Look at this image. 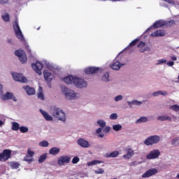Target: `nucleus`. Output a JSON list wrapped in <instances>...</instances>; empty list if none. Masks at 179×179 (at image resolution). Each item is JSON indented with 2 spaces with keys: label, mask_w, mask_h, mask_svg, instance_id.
I'll return each instance as SVG.
<instances>
[{
  "label": "nucleus",
  "mask_w": 179,
  "mask_h": 179,
  "mask_svg": "<svg viewBox=\"0 0 179 179\" xmlns=\"http://www.w3.org/2000/svg\"><path fill=\"white\" fill-rule=\"evenodd\" d=\"M171 59H172V61H177V57L176 56H172Z\"/></svg>",
  "instance_id": "13d9d810"
},
{
  "label": "nucleus",
  "mask_w": 179,
  "mask_h": 179,
  "mask_svg": "<svg viewBox=\"0 0 179 179\" xmlns=\"http://www.w3.org/2000/svg\"><path fill=\"white\" fill-rule=\"evenodd\" d=\"M1 100L3 101H6V100H13V101H17L15 95L12 92H6L5 94L1 96Z\"/></svg>",
  "instance_id": "6e6552de"
},
{
  "label": "nucleus",
  "mask_w": 179,
  "mask_h": 179,
  "mask_svg": "<svg viewBox=\"0 0 179 179\" xmlns=\"http://www.w3.org/2000/svg\"><path fill=\"white\" fill-rule=\"evenodd\" d=\"M100 71L99 67H88L84 71L85 75H93V73H97Z\"/></svg>",
  "instance_id": "ddd939ff"
},
{
  "label": "nucleus",
  "mask_w": 179,
  "mask_h": 179,
  "mask_svg": "<svg viewBox=\"0 0 179 179\" xmlns=\"http://www.w3.org/2000/svg\"><path fill=\"white\" fill-rule=\"evenodd\" d=\"M110 78V74L108 73V72H106L103 74V77H102V80L103 82H108Z\"/></svg>",
  "instance_id": "2f4dec72"
},
{
  "label": "nucleus",
  "mask_w": 179,
  "mask_h": 179,
  "mask_svg": "<svg viewBox=\"0 0 179 179\" xmlns=\"http://www.w3.org/2000/svg\"><path fill=\"white\" fill-rule=\"evenodd\" d=\"M121 100H122V96L121 95H118L115 98V101H120Z\"/></svg>",
  "instance_id": "3c124183"
},
{
  "label": "nucleus",
  "mask_w": 179,
  "mask_h": 179,
  "mask_svg": "<svg viewBox=\"0 0 179 179\" xmlns=\"http://www.w3.org/2000/svg\"><path fill=\"white\" fill-rule=\"evenodd\" d=\"M150 29H152V28H148V29H147V31H149V30H150Z\"/></svg>",
  "instance_id": "0e129e2a"
},
{
  "label": "nucleus",
  "mask_w": 179,
  "mask_h": 179,
  "mask_svg": "<svg viewBox=\"0 0 179 179\" xmlns=\"http://www.w3.org/2000/svg\"><path fill=\"white\" fill-rule=\"evenodd\" d=\"M167 65H168L169 66H173V65H174V62H171V61L168 62H167Z\"/></svg>",
  "instance_id": "6e6d98bb"
},
{
  "label": "nucleus",
  "mask_w": 179,
  "mask_h": 179,
  "mask_svg": "<svg viewBox=\"0 0 179 179\" xmlns=\"http://www.w3.org/2000/svg\"><path fill=\"white\" fill-rule=\"evenodd\" d=\"M113 131H118L121 129H122V126L121 124H115L113 126Z\"/></svg>",
  "instance_id": "c9c22d12"
},
{
  "label": "nucleus",
  "mask_w": 179,
  "mask_h": 179,
  "mask_svg": "<svg viewBox=\"0 0 179 179\" xmlns=\"http://www.w3.org/2000/svg\"><path fill=\"white\" fill-rule=\"evenodd\" d=\"M101 131H103V127H99L96 130V134H101Z\"/></svg>",
  "instance_id": "5fc2aeb1"
},
{
  "label": "nucleus",
  "mask_w": 179,
  "mask_h": 179,
  "mask_svg": "<svg viewBox=\"0 0 179 179\" xmlns=\"http://www.w3.org/2000/svg\"><path fill=\"white\" fill-rule=\"evenodd\" d=\"M145 51H146V50L145 49H140V52H145Z\"/></svg>",
  "instance_id": "680f3d73"
},
{
  "label": "nucleus",
  "mask_w": 179,
  "mask_h": 179,
  "mask_svg": "<svg viewBox=\"0 0 179 179\" xmlns=\"http://www.w3.org/2000/svg\"><path fill=\"white\" fill-rule=\"evenodd\" d=\"M110 120H117L118 115L116 113H112L110 116Z\"/></svg>",
  "instance_id": "de8ad7c7"
},
{
  "label": "nucleus",
  "mask_w": 179,
  "mask_h": 179,
  "mask_svg": "<svg viewBox=\"0 0 179 179\" xmlns=\"http://www.w3.org/2000/svg\"><path fill=\"white\" fill-rule=\"evenodd\" d=\"M79 157H74L73 159H72V163L73 164H77V163H79Z\"/></svg>",
  "instance_id": "37998d69"
},
{
  "label": "nucleus",
  "mask_w": 179,
  "mask_h": 179,
  "mask_svg": "<svg viewBox=\"0 0 179 179\" xmlns=\"http://www.w3.org/2000/svg\"><path fill=\"white\" fill-rule=\"evenodd\" d=\"M63 80L67 85H71V83H73V85H75L76 87H79L80 89H82L83 87H86V86H87V83L85 80L78 78L72 76L65 77L64 78H63Z\"/></svg>",
  "instance_id": "f257e3e1"
},
{
  "label": "nucleus",
  "mask_w": 179,
  "mask_h": 179,
  "mask_svg": "<svg viewBox=\"0 0 179 179\" xmlns=\"http://www.w3.org/2000/svg\"><path fill=\"white\" fill-rule=\"evenodd\" d=\"M99 138H104V134H101L98 135Z\"/></svg>",
  "instance_id": "bf43d9fd"
},
{
  "label": "nucleus",
  "mask_w": 179,
  "mask_h": 179,
  "mask_svg": "<svg viewBox=\"0 0 179 179\" xmlns=\"http://www.w3.org/2000/svg\"><path fill=\"white\" fill-rule=\"evenodd\" d=\"M38 99H40L41 100H44V94H43V87H39L38 89Z\"/></svg>",
  "instance_id": "a878e982"
},
{
  "label": "nucleus",
  "mask_w": 179,
  "mask_h": 179,
  "mask_svg": "<svg viewBox=\"0 0 179 179\" xmlns=\"http://www.w3.org/2000/svg\"><path fill=\"white\" fill-rule=\"evenodd\" d=\"M158 121H171V117L167 115L159 116L157 117Z\"/></svg>",
  "instance_id": "b1692460"
},
{
  "label": "nucleus",
  "mask_w": 179,
  "mask_h": 179,
  "mask_svg": "<svg viewBox=\"0 0 179 179\" xmlns=\"http://www.w3.org/2000/svg\"><path fill=\"white\" fill-rule=\"evenodd\" d=\"M95 174H103L104 169L99 168L98 170L94 171Z\"/></svg>",
  "instance_id": "c03bdc74"
},
{
  "label": "nucleus",
  "mask_w": 179,
  "mask_h": 179,
  "mask_svg": "<svg viewBox=\"0 0 179 179\" xmlns=\"http://www.w3.org/2000/svg\"><path fill=\"white\" fill-rule=\"evenodd\" d=\"M166 36L165 30H157L151 34V37H164Z\"/></svg>",
  "instance_id": "dca6fc26"
},
{
  "label": "nucleus",
  "mask_w": 179,
  "mask_h": 179,
  "mask_svg": "<svg viewBox=\"0 0 179 179\" xmlns=\"http://www.w3.org/2000/svg\"><path fill=\"white\" fill-rule=\"evenodd\" d=\"M172 145H174L175 146H177L179 145V138L176 137L173 138L171 141Z\"/></svg>",
  "instance_id": "a19ab883"
},
{
  "label": "nucleus",
  "mask_w": 179,
  "mask_h": 179,
  "mask_svg": "<svg viewBox=\"0 0 179 179\" xmlns=\"http://www.w3.org/2000/svg\"><path fill=\"white\" fill-rule=\"evenodd\" d=\"M127 155H123L124 159H131L134 156V150L131 148L126 150Z\"/></svg>",
  "instance_id": "aec40b11"
},
{
  "label": "nucleus",
  "mask_w": 179,
  "mask_h": 179,
  "mask_svg": "<svg viewBox=\"0 0 179 179\" xmlns=\"http://www.w3.org/2000/svg\"><path fill=\"white\" fill-rule=\"evenodd\" d=\"M65 97L67 100H75L76 99V93L73 90H67L65 93Z\"/></svg>",
  "instance_id": "4468645a"
},
{
  "label": "nucleus",
  "mask_w": 179,
  "mask_h": 179,
  "mask_svg": "<svg viewBox=\"0 0 179 179\" xmlns=\"http://www.w3.org/2000/svg\"><path fill=\"white\" fill-rule=\"evenodd\" d=\"M46 159H47V154H43L41 155L38 159V163H44Z\"/></svg>",
  "instance_id": "473e14b6"
},
{
  "label": "nucleus",
  "mask_w": 179,
  "mask_h": 179,
  "mask_svg": "<svg viewBox=\"0 0 179 179\" xmlns=\"http://www.w3.org/2000/svg\"><path fill=\"white\" fill-rule=\"evenodd\" d=\"M160 142V136H150L144 141V143L146 146H151L152 145H156Z\"/></svg>",
  "instance_id": "20e7f679"
},
{
  "label": "nucleus",
  "mask_w": 179,
  "mask_h": 179,
  "mask_svg": "<svg viewBox=\"0 0 179 179\" xmlns=\"http://www.w3.org/2000/svg\"><path fill=\"white\" fill-rule=\"evenodd\" d=\"M12 156V150L9 149H5L1 153H0V162H7Z\"/></svg>",
  "instance_id": "39448f33"
},
{
  "label": "nucleus",
  "mask_w": 179,
  "mask_h": 179,
  "mask_svg": "<svg viewBox=\"0 0 179 179\" xmlns=\"http://www.w3.org/2000/svg\"><path fill=\"white\" fill-rule=\"evenodd\" d=\"M31 67L38 75H41V70L43 69V64L41 62H37L35 64H32Z\"/></svg>",
  "instance_id": "9b49d317"
},
{
  "label": "nucleus",
  "mask_w": 179,
  "mask_h": 179,
  "mask_svg": "<svg viewBox=\"0 0 179 179\" xmlns=\"http://www.w3.org/2000/svg\"><path fill=\"white\" fill-rule=\"evenodd\" d=\"M19 166H20V165L17 162H13L11 164V167H13V169H19Z\"/></svg>",
  "instance_id": "09e8293b"
},
{
  "label": "nucleus",
  "mask_w": 179,
  "mask_h": 179,
  "mask_svg": "<svg viewBox=\"0 0 179 179\" xmlns=\"http://www.w3.org/2000/svg\"><path fill=\"white\" fill-rule=\"evenodd\" d=\"M23 89H24L27 94H28L29 96H33V94H36V90H34V87L27 85L24 86Z\"/></svg>",
  "instance_id": "f3484780"
},
{
  "label": "nucleus",
  "mask_w": 179,
  "mask_h": 179,
  "mask_svg": "<svg viewBox=\"0 0 179 179\" xmlns=\"http://www.w3.org/2000/svg\"><path fill=\"white\" fill-rule=\"evenodd\" d=\"M27 155L30 156V157H34V152L33 151H31V150L28 149V150H27Z\"/></svg>",
  "instance_id": "a18cd8bd"
},
{
  "label": "nucleus",
  "mask_w": 179,
  "mask_h": 179,
  "mask_svg": "<svg viewBox=\"0 0 179 179\" xmlns=\"http://www.w3.org/2000/svg\"><path fill=\"white\" fill-rule=\"evenodd\" d=\"M166 59H160V60H158V63H157V65H160L162 64H166Z\"/></svg>",
  "instance_id": "8fccbe9b"
},
{
  "label": "nucleus",
  "mask_w": 179,
  "mask_h": 179,
  "mask_svg": "<svg viewBox=\"0 0 179 179\" xmlns=\"http://www.w3.org/2000/svg\"><path fill=\"white\" fill-rule=\"evenodd\" d=\"M168 24L169 26H173L176 24V21L174 20H170L169 22H168Z\"/></svg>",
  "instance_id": "603ef678"
},
{
  "label": "nucleus",
  "mask_w": 179,
  "mask_h": 179,
  "mask_svg": "<svg viewBox=\"0 0 179 179\" xmlns=\"http://www.w3.org/2000/svg\"><path fill=\"white\" fill-rule=\"evenodd\" d=\"M12 76L14 80H16L17 82H21V83H27V78L23 76V74L22 73H13Z\"/></svg>",
  "instance_id": "0eeeda50"
},
{
  "label": "nucleus",
  "mask_w": 179,
  "mask_h": 179,
  "mask_svg": "<svg viewBox=\"0 0 179 179\" xmlns=\"http://www.w3.org/2000/svg\"><path fill=\"white\" fill-rule=\"evenodd\" d=\"M42 115H43V118H45V120L46 121H52V117L51 115H50L47 112L43 110H40Z\"/></svg>",
  "instance_id": "4be33fe9"
},
{
  "label": "nucleus",
  "mask_w": 179,
  "mask_h": 179,
  "mask_svg": "<svg viewBox=\"0 0 179 179\" xmlns=\"http://www.w3.org/2000/svg\"><path fill=\"white\" fill-rule=\"evenodd\" d=\"M69 162H71V157L68 155H64L59 157L57 160V164H59V166H64V164L69 163Z\"/></svg>",
  "instance_id": "9d476101"
},
{
  "label": "nucleus",
  "mask_w": 179,
  "mask_h": 179,
  "mask_svg": "<svg viewBox=\"0 0 179 179\" xmlns=\"http://www.w3.org/2000/svg\"><path fill=\"white\" fill-rule=\"evenodd\" d=\"M129 104H134V106H141V104H142V102L138 101H133L132 102H129Z\"/></svg>",
  "instance_id": "79ce46f5"
},
{
  "label": "nucleus",
  "mask_w": 179,
  "mask_h": 179,
  "mask_svg": "<svg viewBox=\"0 0 179 179\" xmlns=\"http://www.w3.org/2000/svg\"><path fill=\"white\" fill-rule=\"evenodd\" d=\"M15 55L18 57L22 64H26V62H27V56H26V53L23 51V50H15Z\"/></svg>",
  "instance_id": "423d86ee"
},
{
  "label": "nucleus",
  "mask_w": 179,
  "mask_h": 179,
  "mask_svg": "<svg viewBox=\"0 0 179 179\" xmlns=\"http://www.w3.org/2000/svg\"><path fill=\"white\" fill-rule=\"evenodd\" d=\"M49 145L50 143H48V141H43L39 143V146H41L42 148H47Z\"/></svg>",
  "instance_id": "4c0bfd02"
},
{
  "label": "nucleus",
  "mask_w": 179,
  "mask_h": 179,
  "mask_svg": "<svg viewBox=\"0 0 179 179\" xmlns=\"http://www.w3.org/2000/svg\"><path fill=\"white\" fill-rule=\"evenodd\" d=\"M146 45V43L143 41H140V43L138 44L137 47L138 48H142V47H145Z\"/></svg>",
  "instance_id": "49530a36"
},
{
  "label": "nucleus",
  "mask_w": 179,
  "mask_h": 179,
  "mask_svg": "<svg viewBox=\"0 0 179 179\" xmlns=\"http://www.w3.org/2000/svg\"><path fill=\"white\" fill-rule=\"evenodd\" d=\"M24 162H27V163H32V162H34V159L33 157H30V155H26L24 157Z\"/></svg>",
  "instance_id": "cd10ccee"
},
{
  "label": "nucleus",
  "mask_w": 179,
  "mask_h": 179,
  "mask_svg": "<svg viewBox=\"0 0 179 179\" xmlns=\"http://www.w3.org/2000/svg\"><path fill=\"white\" fill-rule=\"evenodd\" d=\"M60 149L57 147H53L49 150V155H52V156H57L59 153Z\"/></svg>",
  "instance_id": "5701e85b"
},
{
  "label": "nucleus",
  "mask_w": 179,
  "mask_h": 179,
  "mask_svg": "<svg viewBox=\"0 0 179 179\" xmlns=\"http://www.w3.org/2000/svg\"><path fill=\"white\" fill-rule=\"evenodd\" d=\"M110 127L107 126V127H106L103 129V132H106V133L110 132Z\"/></svg>",
  "instance_id": "864d4df0"
},
{
  "label": "nucleus",
  "mask_w": 179,
  "mask_h": 179,
  "mask_svg": "<svg viewBox=\"0 0 179 179\" xmlns=\"http://www.w3.org/2000/svg\"><path fill=\"white\" fill-rule=\"evenodd\" d=\"M148 117H141L138 120H136V124H139L141 122H147Z\"/></svg>",
  "instance_id": "f704fd0d"
},
{
  "label": "nucleus",
  "mask_w": 179,
  "mask_h": 179,
  "mask_svg": "<svg viewBox=\"0 0 179 179\" xmlns=\"http://www.w3.org/2000/svg\"><path fill=\"white\" fill-rule=\"evenodd\" d=\"M170 110H172V111H179V106L178 105H173L169 107Z\"/></svg>",
  "instance_id": "ea45409f"
},
{
  "label": "nucleus",
  "mask_w": 179,
  "mask_h": 179,
  "mask_svg": "<svg viewBox=\"0 0 179 179\" xmlns=\"http://www.w3.org/2000/svg\"><path fill=\"white\" fill-rule=\"evenodd\" d=\"M102 162L99 160H93L87 163V166H96V164H100Z\"/></svg>",
  "instance_id": "c756f323"
},
{
  "label": "nucleus",
  "mask_w": 179,
  "mask_h": 179,
  "mask_svg": "<svg viewBox=\"0 0 179 179\" xmlns=\"http://www.w3.org/2000/svg\"><path fill=\"white\" fill-rule=\"evenodd\" d=\"M20 129V125L19 124V123L16 122H14L12 123L13 131H19Z\"/></svg>",
  "instance_id": "c85d7f7f"
},
{
  "label": "nucleus",
  "mask_w": 179,
  "mask_h": 179,
  "mask_svg": "<svg viewBox=\"0 0 179 179\" xmlns=\"http://www.w3.org/2000/svg\"><path fill=\"white\" fill-rule=\"evenodd\" d=\"M1 17L3 22H9V20H10V16L8 13L5 14L4 15H2Z\"/></svg>",
  "instance_id": "72a5a7b5"
},
{
  "label": "nucleus",
  "mask_w": 179,
  "mask_h": 179,
  "mask_svg": "<svg viewBox=\"0 0 179 179\" xmlns=\"http://www.w3.org/2000/svg\"><path fill=\"white\" fill-rule=\"evenodd\" d=\"M51 114L55 118L59 120V121H62L65 122L66 121V117L65 116V113L62 110V109L57 107V106H52L51 107Z\"/></svg>",
  "instance_id": "f03ea898"
},
{
  "label": "nucleus",
  "mask_w": 179,
  "mask_h": 179,
  "mask_svg": "<svg viewBox=\"0 0 179 179\" xmlns=\"http://www.w3.org/2000/svg\"><path fill=\"white\" fill-rule=\"evenodd\" d=\"M159 94H161L162 96H167V92L166 91L155 92L152 94V96H154L155 97H157V96H159Z\"/></svg>",
  "instance_id": "bb28decb"
},
{
  "label": "nucleus",
  "mask_w": 179,
  "mask_h": 179,
  "mask_svg": "<svg viewBox=\"0 0 179 179\" xmlns=\"http://www.w3.org/2000/svg\"><path fill=\"white\" fill-rule=\"evenodd\" d=\"M139 41V39H134L133 41H131L128 47L126 48V49L131 48V47H134V45H136L138 44V42Z\"/></svg>",
  "instance_id": "7c9ffc66"
},
{
  "label": "nucleus",
  "mask_w": 179,
  "mask_h": 179,
  "mask_svg": "<svg viewBox=\"0 0 179 179\" xmlns=\"http://www.w3.org/2000/svg\"><path fill=\"white\" fill-rule=\"evenodd\" d=\"M43 76L45 78V80L47 82H51L52 80V75L48 71H45L43 72Z\"/></svg>",
  "instance_id": "6ab92c4d"
},
{
  "label": "nucleus",
  "mask_w": 179,
  "mask_h": 179,
  "mask_svg": "<svg viewBox=\"0 0 179 179\" xmlns=\"http://www.w3.org/2000/svg\"><path fill=\"white\" fill-rule=\"evenodd\" d=\"M13 27L17 38L20 40V41H24V36H23V33H22V30L19 26V21H17V20H15L13 22Z\"/></svg>",
  "instance_id": "7ed1b4c3"
},
{
  "label": "nucleus",
  "mask_w": 179,
  "mask_h": 179,
  "mask_svg": "<svg viewBox=\"0 0 179 179\" xmlns=\"http://www.w3.org/2000/svg\"><path fill=\"white\" fill-rule=\"evenodd\" d=\"M20 131L22 134H26V132H29V128H27L24 126H21L20 127Z\"/></svg>",
  "instance_id": "e433bc0d"
},
{
  "label": "nucleus",
  "mask_w": 179,
  "mask_h": 179,
  "mask_svg": "<svg viewBox=\"0 0 179 179\" xmlns=\"http://www.w3.org/2000/svg\"><path fill=\"white\" fill-rule=\"evenodd\" d=\"M157 171H158L156 169H149L142 175V178H149V177H152V176H155V174H157Z\"/></svg>",
  "instance_id": "f8f14e48"
},
{
  "label": "nucleus",
  "mask_w": 179,
  "mask_h": 179,
  "mask_svg": "<svg viewBox=\"0 0 179 179\" xmlns=\"http://www.w3.org/2000/svg\"><path fill=\"white\" fill-rule=\"evenodd\" d=\"M2 125H3V122H2V120H0V127H2Z\"/></svg>",
  "instance_id": "e2e57ef3"
},
{
  "label": "nucleus",
  "mask_w": 179,
  "mask_h": 179,
  "mask_svg": "<svg viewBox=\"0 0 179 179\" xmlns=\"http://www.w3.org/2000/svg\"><path fill=\"white\" fill-rule=\"evenodd\" d=\"M0 3L2 5L3 3H8V0H0Z\"/></svg>",
  "instance_id": "4d7b16f0"
},
{
  "label": "nucleus",
  "mask_w": 179,
  "mask_h": 179,
  "mask_svg": "<svg viewBox=\"0 0 179 179\" xmlns=\"http://www.w3.org/2000/svg\"><path fill=\"white\" fill-rule=\"evenodd\" d=\"M120 156V152L118 151H113L109 154H106V157H117Z\"/></svg>",
  "instance_id": "393cba45"
},
{
  "label": "nucleus",
  "mask_w": 179,
  "mask_h": 179,
  "mask_svg": "<svg viewBox=\"0 0 179 179\" xmlns=\"http://www.w3.org/2000/svg\"><path fill=\"white\" fill-rule=\"evenodd\" d=\"M97 124L100 126L101 128H104L106 127V122H104V120H99L97 121Z\"/></svg>",
  "instance_id": "58836bf2"
},
{
  "label": "nucleus",
  "mask_w": 179,
  "mask_h": 179,
  "mask_svg": "<svg viewBox=\"0 0 179 179\" xmlns=\"http://www.w3.org/2000/svg\"><path fill=\"white\" fill-rule=\"evenodd\" d=\"M122 65H124V64H120V62L117 61V62H114L111 64L110 68L112 69H114L115 71H118V69H120V68H121V66H122Z\"/></svg>",
  "instance_id": "412c9836"
},
{
  "label": "nucleus",
  "mask_w": 179,
  "mask_h": 179,
  "mask_svg": "<svg viewBox=\"0 0 179 179\" xmlns=\"http://www.w3.org/2000/svg\"><path fill=\"white\" fill-rule=\"evenodd\" d=\"M160 156V151L159 150H153L150 152L148 155L146 156V159L148 160H152L153 159H157Z\"/></svg>",
  "instance_id": "1a4fd4ad"
},
{
  "label": "nucleus",
  "mask_w": 179,
  "mask_h": 179,
  "mask_svg": "<svg viewBox=\"0 0 179 179\" xmlns=\"http://www.w3.org/2000/svg\"><path fill=\"white\" fill-rule=\"evenodd\" d=\"M136 164V162H133L131 164H130V166H135Z\"/></svg>",
  "instance_id": "052dcab7"
},
{
  "label": "nucleus",
  "mask_w": 179,
  "mask_h": 179,
  "mask_svg": "<svg viewBox=\"0 0 179 179\" xmlns=\"http://www.w3.org/2000/svg\"><path fill=\"white\" fill-rule=\"evenodd\" d=\"M163 26H166V22L164 20H157L153 24L154 29H159V27H163Z\"/></svg>",
  "instance_id": "a211bd4d"
},
{
  "label": "nucleus",
  "mask_w": 179,
  "mask_h": 179,
  "mask_svg": "<svg viewBox=\"0 0 179 179\" xmlns=\"http://www.w3.org/2000/svg\"><path fill=\"white\" fill-rule=\"evenodd\" d=\"M77 143L78 145H79V146H81V148H90V143H88L87 141L83 139V138H79L77 141Z\"/></svg>",
  "instance_id": "2eb2a0df"
}]
</instances>
